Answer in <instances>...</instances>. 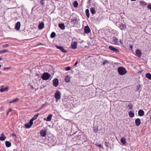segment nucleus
I'll return each instance as SVG.
<instances>
[{"instance_id":"62","label":"nucleus","mask_w":151,"mask_h":151,"mask_svg":"<svg viewBox=\"0 0 151 151\" xmlns=\"http://www.w3.org/2000/svg\"><path fill=\"white\" fill-rule=\"evenodd\" d=\"M150 11H151V10Z\"/></svg>"},{"instance_id":"6","label":"nucleus","mask_w":151,"mask_h":151,"mask_svg":"<svg viewBox=\"0 0 151 151\" xmlns=\"http://www.w3.org/2000/svg\"><path fill=\"white\" fill-rule=\"evenodd\" d=\"M21 26V23L19 22H18L16 24L15 29L17 31L19 30Z\"/></svg>"},{"instance_id":"9","label":"nucleus","mask_w":151,"mask_h":151,"mask_svg":"<svg viewBox=\"0 0 151 151\" xmlns=\"http://www.w3.org/2000/svg\"><path fill=\"white\" fill-rule=\"evenodd\" d=\"M109 48L110 50L112 51L115 52H119V50L118 49L112 46H109Z\"/></svg>"},{"instance_id":"32","label":"nucleus","mask_w":151,"mask_h":151,"mask_svg":"<svg viewBox=\"0 0 151 151\" xmlns=\"http://www.w3.org/2000/svg\"><path fill=\"white\" fill-rule=\"evenodd\" d=\"M73 6L75 7H77L78 5V4L77 1H75L73 4Z\"/></svg>"},{"instance_id":"27","label":"nucleus","mask_w":151,"mask_h":151,"mask_svg":"<svg viewBox=\"0 0 151 151\" xmlns=\"http://www.w3.org/2000/svg\"><path fill=\"white\" fill-rule=\"evenodd\" d=\"M19 100V98H16L15 99H13L12 101H9V103L10 104L14 103L18 101Z\"/></svg>"},{"instance_id":"29","label":"nucleus","mask_w":151,"mask_h":151,"mask_svg":"<svg viewBox=\"0 0 151 151\" xmlns=\"http://www.w3.org/2000/svg\"><path fill=\"white\" fill-rule=\"evenodd\" d=\"M5 145L6 147H9L11 146V143L10 142L8 141H6L5 142Z\"/></svg>"},{"instance_id":"14","label":"nucleus","mask_w":151,"mask_h":151,"mask_svg":"<svg viewBox=\"0 0 151 151\" xmlns=\"http://www.w3.org/2000/svg\"><path fill=\"white\" fill-rule=\"evenodd\" d=\"M135 123L137 126H139L141 124V121L140 119L139 118H137L135 120Z\"/></svg>"},{"instance_id":"20","label":"nucleus","mask_w":151,"mask_h":151,"mask_svg":"<svg viewBox=\"0 0 151 151\" xmlns=\"http://www.w3.org/2000/svg\"><path fill=\"white\" fill-rule=\"evenodd\" d=\"M6 139V137L4 136V134L2 133L1 134L0 137V140L1 141H3Z\"/></svg>"},{"instance_id":"39","label":"nucleus","mask_w":151,"mask_h":151,"mask_svg":"<svg viewBox=\"0 0 151 151\" xmlns=\"http://www.w3.org/2000/svg\"><path fill=\"white\" fill-rule=\"evenodd\" d=\"M104 143L106 147H109V143L108 142H105Z\"/></svg>"},{"instance_id":"5","label":"nucleus","mask_w":151,"mask_h":151,"mask_svg":"<svg viewBox=\"0 0 151 151\" xmlns=\"http://www.w3.org/2000/svg\"><path fill=\"white\" fill-rule=\"evenodd\" d=\"M77 42L75 41L72 42L71 44V48L72 49H75L77 48Z\"/></svg>"},{"instance_id":"54","label":"nucleus","mask_w":151,"mask_h":151,"mask_svg":"<svg viewBox=\"0 0 151 151\" xmlns=\"http://www.w3.org/2000/svg\"><path fill=\"white\" fill-rule=\"evenodd\" d=\"M38 111V110H37L36 111H35V112H37V111Z\"/></svg>"},{"instance_id":"52","label":"nucleus","mask_w":151,"mask_h":151,"mask_svg":"<svg viewBox=\"0 0 151 151\" xmlns=\"http://www.w3.org/2000/svg\"><path fill=\"white\" fill-rule=\"evenodd\" d=\"M12 135L14 136H16V135L15 134H12Z\"/></svg>"},{"instance_id":"35","label":"nucleus","mask_w":151,"mask_h":151,"mask_svg":"<svg viewBox=\"0 0 151 151\" xmlns=\"http://www.w3.org/2000/svg\"><path fill=\"white\" fill-rule=\"evenodd\" d=\"M56 36V34L54 32H52L50 35V37L51 38H54Z\"/></svg>"},{"instance_id":"45","label":"nucleus","mask_w":151,"mask_h":151,"mask_svg":"<svg viewBox=\"0 0 151 151\" xmlns=\"http://www.w3.org/2000/svg\"><path fill=\"white\" fill-rule=\"evenodd\" d=\"M12 110V108H10L8 111H7L9 112V113Z\"/></svg>"},{"instance_id":"38","label":"nucleus","mask_w":151,"mask_h":151,"mask_svg":"<svg viewBox=\"0 0 151 151\" xmlns=\"http://www.w3.org/2000/svg\"><path fill=\"white\" fill-rule=\"evenodd\" d=\"M109 62L106 60H104V62H103V64L104 65H105L107 63H108Z\"/></svg>"},{"instance_id":"12","label":"nucleus","mask_w":151,"mask_h":151,"mask_svg":"<svg viewBox=\"0 0 151 151\" xmlns=\"http://www.w3.org/2000/svg\"><path fill=\"white\" fill-rule=\"evenodd\" d=\"M112 42L113 43L115 44H116L118 42V40L117 37H112Z\"/></svg>"},{"instance_id":"28","label":"nucleus","mask_w":151,"mask_h":151,"mask_svg":"<svg viewBox=\"0 0 151 151\" xmlns=\"http://www.w3.org/2000/svg\"><path fill=\"white\" fill-rule=\"evenodd\" d=\"M121 141L123 144H125L126 143V140L124 137H123L121 139Z\"/></svg>"},{"instance_id":"30","label":"nucleus","mask_w":151,"mask_h":151,"mask_svg":"<svg viewBox=\"0 0 151 151\" xmlns=\"http://www.w3.org/2000/svg\"><path fill=\"white\" fill-rule=\"evenodd\" d=\"M146 77L150 80H151V74L150 73H147L146 74Z\"/></svg>"},{"instance_id":"48","label":"nucleus","mask_w":151,"mask_h":151,"mask_svg":"<svg viewBox=\"0 0 151 151\" xmlns=\"http://www.w3.org/2000/svg\"><path fill=\"white\" fill-rule=\"evenodd\" d=\"M46 106V104H42L41 106L43 108L44 106Z\"/></svg>"},{"instance_id":"1","label":"nucleus","mask_w":151,"mask_h":151,"mask_svg":"<svg viewBox=\"0 0 151 151\" xmlns=\"http://www.w3.org/2000/svg\"><path fill=\"white\" fill-rule=\"evenodd\" d=\"M118 71L119 73L122 76L124 75L127 72L126 69L122 67H119L118 68Z\"/></svg>"},{"instance_id":"10","label":"nucleus","mask_w":151,"mask_h":151,"mask_svg":"<svg viewBox=\"0 0 151 151\" xmlns=\"http://www.w3.org/2000/svg\"><path fill=\"white\" fill-rule=\"evenodd\" d=\"M40 134L41 136L45 137L46 135V132L45 130H42L40 131Z\"/></svg>"},{"instance_id":"31","label":"nucleus","mask_w":151,"mask_h":151,"mask_svg":"<svg viewBox=\"0 0 151 151\" xmlns=\"http://www.w3.org/2000/svg\"><path fill=\"white\" fill-rule=\"evenodd\" d=\"M91 12L92 14H94L96 12L95 8H92L91 9Z\"/></svg>"},{"instance_id":"61","label":"nucleus","mask_w":151,"mask_h":151,"mask_svg":"<svg viewBox=\"0 0 151 151\" xmlns=\"http://www.w3.org/2000/svg\"><path fill=\"white\" fill-rule=\"evenodd\" d=\"M88 57H90V55H89V56H88Z\"/></svg>"},{"instance_id":"50","label":"nucleus","mask_w":151,"mask_h":151,"mask_svg":"<svg viewBox=\"0 0 151 151\" xmlns=\"http://www.w3.org/2000/svg\"><path fill=\"white\" fill-rule=\"evenodd\" d=\"M4 108L3 106H1L0 107V110L1 109H3Z\"/></svg>"},{"instance_id":"59","label":"nucleus","mask_w":151,"mask_h":151,"mask_svg":"<svg viewBox=\"0 0 151 151\" xmlns=\"http://www.w3.org/2000/svg\"><path fill=\"white\" fill-rule=\"evenodd\" d=\"M150 120H151V117H150Z\"/></svg>"},{"instance_id":"60","label":"nucleus","mask_w":151,"mask_h":151,"mask_svg":"<svg viewBox=\"0 0 151 151\" xmlns=\"http://www.w3.org/2000/svg\"><path fill=\"white\" fill-rule=\"evenodd\" d=\"M1 73V72L0 71V74Z\"/></svg>"},{"instance_id":"18","label":"nucleus","mask_w":151,"mask_h":151,"mask_svg":"<svg viewBox=\"0 0 151 151\" xmlns=\"http://www.w3.org/2000/svg\"><path fill=\"white\" fill-rule=\"evenodd\" d=\"M56 47L57 48L59 49L62 52H67V51L65 50L63 47L58 46H57Z\"/></svg>"},{"instance_id":"46","label":"nucleus","mask_w":151,"mask_h":151,"mask_svg":"<svg viewBox=\"0 0 151 151\" xmlns=\"http://www.w3.org/2000/svg\"><path fill=\"white\" fill-rule=\"evenodd\" d=\"M78 61H76L74 64V66H76L78 64Z\"/></svg>"},{"instance_id":"40","label":"nucleus","mask_w":151,"mask_h":151,"mask_svg":"<svg viewBox=\"0 0 151 151\" xmlns=\"http://www.w3.org/2000/svg\"><path fill=\"white\" fill-rule=\"evenodd\" d=\"M71 69L70 67H67L65 68V70L67 71Z\"/></svg>"},{"instance_id":"4","label":"nucleus","mask_w":151,"mask_h":151,"mask_svg":"<svg viewBox=\"0 0 151 151\" xmlns=\"http://www.w3.org/2000/svg\"><path fill=\"white\" fill-rule=\"evenodd\" d=\"M53 85L55 87L59 85V81L57 78H55L53 80Z\"/></svg>"},{"instance_id":"23","label":"nucleus","mask_w":151,"mask_h":151,"mask_svg":"<svg viewBox=\"0 0 151 151\" xmlns=\"http://www.w3.org/2000/svg\"><path fill=\"white\" fill-rule=\"evenodd\" d=\"M98 127L97 126H93V130L95 133H97L98 131Z\"/></svg>"},{"instance_id":"16","label":"nucleus","mask_w":151,"mask_h":151,"mask_svg":"<svg viewBox=\"0 0 151 151\" xmlns=\"http://www.w3.org/2000/svg\"><path fill=\"white\" fill-rule=\"evenodd\" d=\"M138 114L139 116H142L144 114V111L142 110H139L138 111Z\"/></svg>"},{"instance_id":"3","label":"nucleus","mask_w":151,"mask_h":151,"mask_svg":"<svg viewBox=\"0 0 151 151\" xmlns=\"http://www.w3.org/2000/svg\"><path fill=\"white\" fill-rule=\"evenodd\" d=\"M55 97L56 99V101L58 102V101L61 98V93L60 91H56L55 93Z\"/></svg>"},{"instance_id":"53","label":"nucleus","mask_w":151,"mask_h":151,"mask_svg":"<svg viewBox=\"0 0 151 151\" xmlns=\"http://www.w3.org/2000/svg\"><path fill=\"white\" fill-rule=\"evenodd\" d=\"M2 60V58H1V57H0V61L1 60Z\"/></svg>"},{"instance_id":"24","label":"nucleus","mask_w":151,"mask_h":151,"mask_svg":"<svg viewBox=\"0 0 151 151\" xmlns=\"http://www.w3.org/2000/svg\"><path fill=\"white\" fill-rule=\"evenodd\" d=\"M59 27L62 29H65V26L64 24L61 23L58 25Z\"/></svg>"},{"instance_id":"42","label":"nucleus","mask_w":151,"mask_h":151,"mask_svg":"<svg viewBox=\"0 0 151 151\" xmlns=\"http://www.w3.org/2000/svg\"><path fill=\"white\" fill-rule=\"evenodd\" d=\"M9 46V45L8 44H6L3 45L2 47L3 48H6L7 47H8Z\"/></svg>"},{"instance_id":"19","label":"nucleus","mask_w":151,"mask_h":151,"mask_svg":"<svg viewBox=\"0 0 151 151\" xmlns=\"http://www.w3.org/2000/svg\"><path fill=\"white\" fill-rule=\"evenodd\" d=\"M119 27L121 30H123L125 28L126 25L125 24H120Z\"/></svg>"},{"instance_id":"43","label":"nucleus","mask_w":151,"mask_h":151,"mask_svg":"<svg viewBox=\"0 0 151 151\" xmlns=\"http://www.w3.org/2000/svg\"><path fill=\"white\" fill-rule=\"evenodd\" d=\"M40 4L42 5H44L45 3L43 0H41L40 1Z\"/></svg>"},{"instance_id":"22","label":"nucleus","mask_w":151,"mask_h":151,"mask_svg":"<svg viewBox=\"0 0 151 151\" xmlns=\"http://www.w3.org/2000/svg\"><path fill=\"white\" fill-rule=\"evenodd\" d=\"M9 87L8 86H7L6 87L4 88H1L0 90V91L1 92H4V91H7L9 90Z\"/></svg>"},{"instance_id":"36","label":"nucleus","mask_w":151,"mask_h":151,"mask_svg":"<svg viewBox=\"0 0 151 151\" xmlns=\"http://www.w3.org/2000/svg\"><path fill=\"white\" fill-rule=\"evenodd\" d=\"M141 88V86L140 85H139L137 86V90H139Z\"/></svg>"},{"instance_id":"49","label":"nucleus","mask_w":151,"mask_h":151,"mask_svg":"<svg viewBox=\"0 0 151 151\" xmlns=\"http://www.w3.org/2000/svg\"><path fill=\"white\" fill-rule=\"evenodd\" d=\"M42 107L41 106V107H40V108L39 109V110H38V111H40V110H41L42 109Z\"/></svg>"},{"instance_id":"41","label":"nucleus","mask_w":151,"mask_h":151,"mask_svg":"<svg viewBox=\"0 0 151 151\" xmlns=\"http://www.w3.org/2000/svg\"><path fill=\"white\" fill-rule=\"evenodd\" d=\"M147 7L148 9H150V11L151 10V4L148 5L147 6Z\"/></svg>"},{"instance_id":"26","label":"nucleus","mask_w":151,"mask_h":151,"mask_svg":"<svg viewBox=\"0 0 151 151\" xmlns=\"http://www.w3.org/2000/svg\"><path fill=\"white\" fill-rule=\"evenodd\" d=\"M129 116L131 118H132L134 116V114L133 112L131 111L129 113Z\"/></svg>"},{"instance_id":"47","label":"nucleus","mask_w":151,"mask_h":151,"mask_svg":"<svg viewBox=\"0 0 151 151\" xmlns=\"http://www.w3.org/2000/svg\"><path fill=\"white\" fill-rule=\"evenodd\" d=\"M119 41L120 43L121 44H123V42H122V41L121 40H120Z\"/></svg>"},{"instance_id":"33","label":"nucleus","mask_w":151,"mask_h":151,"mask_svg":"<svg viewBox=\"0 0 151 151\" xmlns=\"http://www.w3.org/2000/svg\"><path fill=\"white\" fill-rule=\"evenodd\" d=\"M95 145L101 148L102 149L103 148V145L100 144L96 143V144Z\"/></svg>"},{"instance_id":"13","label":"nucleus","mask_w":151,"mask_h":151,"mask_svg":"<svg viewBox=\"0 0 151 151\" xmlns=\"http://www.w3.org/2000/svg\"><path fill=\"white\" fill-rule=\"evenodd\" d=\"M52 115V114H49L47 116L46 119L45 118L44 119V120H46V121L49 122L51 121Z\"/></svg>"},{"instance_id":"37","label":"nucleus","mask_w":151,"mask_h":151,"mask_svg":"<svg viewBox=\"0 0 151 151\" xmlns=\"http://www.w3.org/2000/svg\"><path fill=\"white\" fill-rule=\"evenodd\" d=\"M7 51H8V50H1V51H0V54L4 52H7Z\"/></svg>"},{"instance_id":"55","label":"nucleus","mask_w":151,"mask_h":151,"mask_svg":"<svg viewBox=\"0 0 151 151\" xmlns=\"http://www.w3.org/2000/svg\"><path fill=\"white\" fill-rule=\"evenodd\" d=\"M131 0L132 1H135L136 0Z\"/></svg>"},{"instance_id":"2","label":"nucleus","mask_w":151,"mask_h":151,"mask_svg":"<svg viewBox=\"0 0 151 151\" xmlns=\"http://www.w3.org/2000/svg\"><path fill=\"white\" fill-rule=\"evenodd\" d=\"M50 77V74L47 73H45L42 75L41 78L44 80H47Z\"/></svg>"},{"instance_id":"57","label":"nucleus","mask_w":151,"mask_h":151,"mask_svg":"<svg viewBox=\"0 0 151 151\" xmlns=\"http://www.w3.org/2000/svg\"><path fill=\"white\" fill-rule=\"evenodd\" d=\"M143 3L145 4V5L146 4V3L144 2H143Z\"/></svg>"},{"instance_id":"11","label":"nucleus","mask_w":151,"mask_h":151,"mask_svg":"<svg viewBox=\"0 0 151 151\" xmlns=\"http://www.w3.org/2000/svg\"><path fill=\"white\" fill-rule=\"evenodd\" d=\"M136 54L138 57H141V56L142 53L141 50L138 49L136 51Z\"/></svg>"},{"instance_id":"21","label":"nucleus","mask_w":151,"mask_h":151,"mask_svg":"<svg viewBox=\"0 0 151 151\" xmlns=\"http://www.w3.org/2000/svg\"><path fill=\"white\" fill-rule=\"evenodd\" d=\"M44 23L42 22L39 24L38 27L40 29H42L44 28Z\"/></svg>"},{"instance_id":"44","label":"nucleus","mask_w":151,"mask_h":151,"mask_svg":"<svg viewBox=\"0 0 151 151\" xmlns=\"http://www.w3.org/2000/svg\"><path fill=\"white\" fill-rule=\"evenodd\" d=\"M11 68V67H9L7 68H4V70H7V69H9Z\"/></svg>"},{"instance_id":"58","label":"nucleus","mask_w":151,"mask_h":151,"mask_svg":"<svg viewBox=\"0 0 151 151\" xmlns=\"http://www.w3.org/2000/svg\"><path fill=\"white\" fill-rule=\"evenodd\" d=\"M1 65L0 64V68H1Z\"/></svg>"},{"instance_id":"51","label":"nucleus","mask_w":151,"mask_h":151,"mask_svg":"<svg viewBox=\"0 0 151 151\" xmlns=\"http://www.w3.org/2000/svg\"><path fill=\"white\" fill-rule=\"evenodd\" d=\"M9 112H8V111L7 112V115H8L9 114Z\"/></svg>"},{"instance_id":"8","label":"nucleus","mask_w":151,"mask_h":151,"mask_svg":"<svg viewBox=\"0 0 151 151\" xmlns=\"http://www.w3.org/2000/svg\"><path fill=\"white\" fill-rule=\"evenodd\" d=\"M91 32V30L88 26H86L84 28V32L86 34H88Z\"/></svg>"},{"instance_id":"56","label":"nucleus","mask_w":151,"mask_h":151,"mask_svg":"<svg viewBox=\"0 0 151 151\" xmlns=\"http://www.w3.org/2000/svg\"><path fill=\"white\" fill-rule=\"evenodd\" d=\"M130 47H132V45L130 46Z\"/></svg>"},{"instance_id":"34","label":"nucleus","mask_w":151,"mask_h":151,"mask_svg":"<svg viewBox=\"0 0 151 151\" xmlns=\"http://www.w3.org/2000/svg\"><path fill=\"white\" fill-rule=\"evenodd\" d=\"M86 15L87 17L88 18H89V10L88 9H87L86 10Z\"/></svg>"},{"instance_id":"7","label":"nucleus","mask_w":151,"mask_h":151,"mask_svg":"<svg viewBox=\"0 0 151 151\" xmlns=\"http://www.w3.org/2000/svg\"><path fill=\"white\" fill-rule=\"evenodd\" d=\"M33 124V122H32L30 121L29 123H26L25 124L24 126L26 128H29L31 127Z\"/></svg>"},{"instance_id":"15","label":"nucleus","mask_w":151,"mask_h":151,"mask_svg":"<svg viewBox=\"0 0 151 151\" xmlns=\"http://www.w3.org/2000/svg\"><path fill=\"white\" fill-rule=\"evenodd\" d=\"M77 22V19L76 18H74L71 20V22L73 25L75 24Z\"/></svg>"},{"instance_id":"25","label":"nucleus","mask_w":151,"mask_h":151,"mask_svg":"<svg viewBox=\"0 0 151 151\" xmlns=\"http://www.w3.org/2000/svg\"><path fill=\"white\" fill-rule=\"evenodd\" d=\"M65 81L67 83L69 82L70 81V78L69 76H67L65 78Z\"/></svg>"},{"instance_id":"17","label":"nucleus","mask_w":151,"mask_h":151,"mask_svg":"<svg viewBox=\"0 0 151 151\" xmlns=\"http://www.w3.org/2000/svg\"><path fill=\"white\" fill-rule=\"evenodd\" d=\"M39 115V114H36L32 118V119L30 120V121L32 122H33V121L36 119L37 117H38V116Z\"/></svg>"}]
</instances>
